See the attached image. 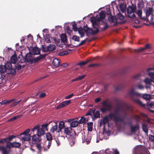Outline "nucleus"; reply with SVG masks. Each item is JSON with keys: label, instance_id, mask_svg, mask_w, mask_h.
Segmentation results:
<instances>
[{"label": "nucleus", "instance_id": "f257e3e1", "mask_svg": "<svg viewBox=\"0 0 154 154\" xmlns=\"http://www.w3.org/2000/svg\"><path fill=\"white\" fill-rule=\"evenodd\" d=\"M128 94L131 97V98L134 102L140 106L143 107L145 105L143 104L142 102L139 99L135 98L134 96H136L142 98L143 99L147 100H149L151 98L150 95L148 94H142L135 91L133 89L130 90Z\"/></svg>", "mask_w": 154, "mask_h": 154}, {"label": "nucleus", "instance_id": "f03ea898", "mask_svg": "<svg viewBox=\"0 0 154 154\" xmlns=\"http://www.w3.org/2000/svg\"><path fill=\"white\" fill-rule=\"evenodd\" d=\"M47 55L45 54H40L39 56L33 59V54L29 52L25 56V58L26 62H30L32 64L37 63L39 60L45 58Z\"/></svg>", "mask_w": 154, "mask_h": 154}, {"label": "nucleus", "instance_id": "7ed1b4c3", "mask_svg": "<svg viewBox=\"0 0 154 154\" xmlns=\"http://www.w3.org/2000/svg\"><path fill=\"white\" fill-rule=\"evenodd\" d=\"M109 119H113L115 122H123L125 118L116 112H111L108 114Z\"/></svg>", "mask_w": 154, "mask_h": 154}, {"label": "nucleus", "instance_id": "20e7f679", "mask_svg": "<svg viewBox=\"0 0 154 154\" xmlns=\"http://www.w3.org/2000/svg\"><path fill=\"white\" fill-rule=\"evenodd\" d=\"M107 102V100H105L101 103V104L104 107L100 108V110L103 113L110 111L112 108L111 104L110 103H108Z\"/></svg>", "mask_w": 154, "mask_h": 154}, {"label": "nucleus", "instance_id": "39448f33", "mask_svg": "<svg viewBox=\"0 0 154 154\" xmlns=\"http://www.w3.org/2000/svg\"><path fill=\"white\" fill-rule=\"evenodd\" d=\"M18 137L20 138V139L23 141V143L24 144H25L26 146H29L30 145V143L29 141L31 138V136L29 134L28 135H25L22 133H21L20 135H18Z\"/></svg>", "mask_w": 154, "mask_h": 154}, {"label": "nucleus", "instance_id": "423d86ee", "mask_svg": "<svg viewBox=\"0 0 154 154\" xmlns=\"http://www.w3.org/2000/svg\"><path fill=\"white\" fill-rule=\"evenodd\" d=\"M136 9V7L133 8L131 6H129L127 10L128 16V17L134 19L135 17V16L134 12Z\"/></svg>", "mask_w": 154, "mask_h": 154}, {"label": "nucleus", "instance_id": "0eeeda50", "mask_svg": "<svg viewBox=\"0 0 154 154\" xmlns=\"http://www.w3.org/2000/svg\"><path fill=\"white\" fill-rule=\"evenodd\" d=\"M29 52L33 55H38L40 54V49L37 47H31L29 48Z\"/></svg>", "mask_w": 154, "mask_h": 154}, {"label": "nucleus", "instance_id": "6e6552de", "mask_svg": "<svg viewBox=\"0 0 154 154\" xmlns=\"http://www.w3.org/2000/svg\"><path fill=\"white\" fill-rule=\"evenodd\" d=\"M7 69L4 65L0 66V79H4L6 75H5V72H7Z\"/></svg>", "mask_w": 154, "mask_h": 154}, {"label": "nucleus", "instance_id": "1a4fd4ad", "mask_svg": "<svg viewBox=\"0 0 154 154\" xmlns=\"http://www.w3.org/2000/svg\"><path fill=\"white\" fill-rule=\"evenodd\" d=\"M84 30L85 32H88V31H91V32L88 33L89 35H95L97 34L99 32V30L97 28L96 30H94L92 29H90L87 26H85L84 27Z\"/></svg>", "mask_w": 154, "mask_h": 154}, {"label": "nucleus", "instance_id": "9d476101", "mask_svg": "<svg viewBox=\"0 0 154 154\" xmlns=\"http://www.w3.org/2000/svg\"><path fill=\"white\" fill-rule=\"evenodd\" d=\"M72 129L70 127H66L63 129V133L65 135L71 136L72 133Z\"/></svg>", "mask_w": 154, "mask_h": 154}, {"label": "nucleus", "instance_id": "9b49d317", "mask_svg": "<svg viewBox=\"0 0 154 154\" xmlns=\"http://www.w3.org/2000/svg\"><path fill=\"white\" fill-rule=\"evenodd\" d=\"M105 11H101L100 13V17L97 18V21L98 22H101V24H103L104 22L102 20L104 19L106 17Z\"/></svg>", "mask_w": 154, "mask_h": 154}, {"label": "nucleus", "instance_id": "f8f14e48", "mask_svg": "<svg viewBox=\"0 0 154 154\" xmlns=\"http://www.w3.org/2000/svg\"><path fill=\"white\" fill-rule=\"evenodd\" d=\"M71 100H66L62 102L57 107L56 109H61L63 107L67 106L69 105L71 103Z\"/></svg>", "mask_w": 154, "mask_h": 154}, {"label": "nucleus", "instance_id": "ddd939ff", "mask_svg": "<svg viewBox=\"0 0 154 154\" xmlns=\"http://www.w3.org/2000/svg\"><path fill=\"white\" fill-rule=\"evenodd\" d=\"M108 20L109 22L110 23H114L113 24V26H116L118 24L117 19L115 16H109L108 17Z\"/></svg>", "mask_w": 154, "mask_h": 154}, {"label": "nucleus", "instance_id": "4468645a", "mask_svg": "<svg viewBox=\"0 0 154 154\" xmlns=\"http://www.w3.org/2000/svg\"><path fill=\"white\" fill-rule=\"evenodd\" d=\"M56 46L54 45L51 44L48 46L47 47V48H44V51H53L55 49Z\"/></svg>", "mask_w": 154, "mask_h": 154}, {"label": "nucleus", "instance_id": "2eb2a0df", "mask_svg": "<svg viewBox=\"0 0 154 154\" xmlns=\"http://www.w3.org/2000/svg\"><path fill=\"white\" fill-rule=\"evenodd\" d=\"M59 131L58 133L61 132L62 133V130L64 129V128H65V123L64 122L60 121V122L59 124Z\"/></svg>", "mask_w": 154, "mask_h": 154}, {"label": "nucleus", "instance_id": "dca6fc26", "mask_svg": "<svg viewBox=\"0 0 154 154\" xmlns=\"http://www.w3.org/2000/svg\"><path fill=\"white\" fill-rule=\"evenodd\" d=\"M32 141L36 143H38L41 140V137L37 134H34L32 136Z\"/></svg>", "mask_w": 154, "mask_h": 154}, {"label": "nucleus", "instance_id": "f3484780", "mask_svg": "<svg viewBox=\"0 0 154 154\" xmlns=\"http://www.w3.org/2000/svg\"><path fill=\"white\" fill-rule=\"evenodd\" d=\"M55 125L52 126L50 129L51 132L54 133L55 131L58 133L59 129H58L57 123L56 122H54Z\"/></svg>", "mask_w": 154, "mask_h": 154}, {"label": "nucleus", "instance_id": "a211bd4d", "mask_svg": "<svg viewBox=\"0 0 154 154\" xmlns=\"http://www.w3.org/2000/svg\"><path fill=\"white\" fill-rule=\"evenodd\" d=\"M7 73L9 75H14L16 74V71L15 69L14 68H11L7 69Z\"/></svg>", "mask_w": 154, "mask_h": 154}, {"label": "nucleus", "instance_id": "6ab92c4d", "mask_svg": "<svg viewBox=\"0 0 154 154\" xmlns=\"http://www.w3.org/2000/svg\"><path fill=\"white\" fill-rule=\"evenodd\" d=\"M142 128L143 131L145 132L146 135L148 136V129L147 125L145 123L142 124Z\"/></svg>", "mask_w": 154, "mask_h": 154}, {"label": "nucleus", "instance_id": "aec40b11", "mask_svg": "<svg viewBox=\"0 0 154 154\" xmlns=\"http://www.w3.org/2000/svg\"><path fill=\"white\" fill-rule=\"evenodd\" d=\"M0 149L2 152V154H9L11 151L10 149L7 150L6 147L4 146L1 147Z\"/></svg>", "mask_w": 154, "mask_h": 154}, {"label": "nucleus", "instance_id": "412c9836", "mask_svg": "<svg viewBox=\"0 0 154 154\" xmlns=\"http://www.w3.org/2000/svg\"><path fill=\"white\" fill-rule=\"evenodd\" d=\"M60 60L57 58L54 59L52 61V63L54 66H58L60 64Z\"/></svg>", "mask_w": 154, "mask_h": 154}, {"label": "nucleus", "instance_id": "4be33fe9", "mask_svg": "<svg viewBox=\"0 0 154 154\" xmlns=\"http://www.w3.org/2000/svg\"><path fill=\"white\" fill-rule=\"evenodd\" d=\"M153 13V10L152 8H149L147 10L146 12V17H148L151 14Z\"/></svg>", "mask_w": 154, "mask_h": 154}, {"label": "nucleus", "instance_id": "5701e85b", "mask_svg": "<svg viewBox=\"0 0 154 154\" xmlns=\"http://www.w3.org/2000/svg\"><path fill=\"white\" fill-rule=\"evenodd\" d=\"M79 122L77 120H73L72 121L70 124V127L71 128H75L77 127L79 125Z\"/></svg>", "mask_w": 154, "mask_h": 154}, {"label": "nucleus", "instance_id": "b1692460", "mask_svg": "<svg viewBox=\"0 0 154 154\" xmlns=\"http://www.w3.org/2000/svg\"><path fill=\"white\" fill-rule=\"evenodd\" d=\"M110 120L108 115L107 116H105L103 118L102 122L104 125H106L109 123V121Z\"/></svg>", "mask_w": 154, "mask_h": 154}, {"label": "nucleus", "instance_id": "393cba45", "mask_svg": "<svg viewBox=\"0 0 154 154\" xmlns=\"http://www.w3.org/2000/svg\"><path fill=\"white\" fill-rule=\"evenodd\" d=\"M119 8L120 9L121 11L123 13L125 11L126 8V5L124 3H122L119 5Z\"/></svg>", "mask_w": 154, "mask_h": 154}, {"label": "nucleus", "instance_id": "a878e982", "mask_svg": "<svg viewBox=\"0 0 154 154\" xmlns=\"http://www.w3.org/2000/svg\"><path fill=\"white\" fill-rule=\"evenodd\" d=\"M45 134V130H43L42 128H39L37 131V134H36L41 137V136L44 135Z\"/></svg>", "mask_w": 154, "mask_h": 154}, {"label": "nucleus", "instance_id": "bb28decb", "mask_svg": "<svg viewBox=\"0 0 154 154\" xmlns=\"http://www.w3.org/2000/svg\"><path fill=\"white\" fill-rule=\"evenodd\" d=\"M17 60V57L16 55L14 54L12 56L11 58V62L13 64H15L16 63Z\"/></svg>", "mask_w": 154, "mask_h": 154}, {"label": "nucleus", "instance_id": "cd10ccee", "mask_svg": "<svg viewBox=\"0 0 154 154\" xmlns=\"http://www.w3.org/2000/svg\"><path fill=\"white\" fill-rule=\"evenodd\" d=\"M35 146L38 149V154H41L42 147L41 145V143H36L35 144Z\"/></svg>", "mask_w": 154, "mask_h": 154}, {"label": "nucleus", "instance_id": "c85d7f7f", "mask_svg": "<svg viewBox=\"0 0 154 154\" xmlns=\"http://www.w3.org/2000/svg\"><path fill=\"white\" fill-rule=\"evenodd\" d=\"M14 100H15L14 99H12L11 100H4L2 101V102H1L0 103L2 105H6V104H7L10 103L12 101H13Z\"/></svg>", "mask_w": 154, "mask_h": 154}, {"label": "nucleus", "instance_id": "c756f323", "mask_svg": "<svg viewBox=\"0 0 154 154\" xmlns=\"http://www.w3.org/2000/svg\"><path fill=\"white\" fill-rule=\"evenodd\" d=\"M139 128V126L138 124H137L134 126H132L131 128V131L133 133H134L136 131L137 129Z\"/></svg>", "mask_w": 154, "mask_h": 154}, {"label": "nucleus", "instance_id": "7c9ffc66", "mask_svg": "<svg viewBox=\"0 0 154 154\" xmlns=\"http://www.w3.org/2000/svg\"><path fill=\"white\" fill-rule=\"evenodd\" d=\"M13 143V145H12L13 147L18 148L20 147L21 145L19 142H14Z\"/></svg>", "mask_w": 154, "mask_h": 154}, {"label": "nucleus", "instance_id": "2f4dec72", "mask_svg": "<svg viewBox=\"0 0 154 154\" xmlns=\"http://www.w3.org/2000/svg\"><path fill=\"white\" fill-rule=\"evenodd\" d=\"M18 60L20 63H23L25 62H26L25 57H24L22 55L19 56Z\"/></svg>", "mask_w": 154, "mask_h": 154}, {"label": "nucleus", "instance_id": "473e14b6", "mask_svg": "<svg viewBox=\"0 0 154 154\" xmlns=\"http://www.w3.org/2000/svg\"><path fill=\"white\" fill-rule=\"evenodd\" d=\"M150 70H149L148 71V68L146 69L147 74L151 78H154V72H151Z\"/></svg>", "mask_w": 154, "mask_h": 154}, {"label": "nucleus", "instance_id": "72a5a7b5", "mask_svg": "<svg viewBox=\"0 0 154 154\" xmlns=\"http://www.w3.org/2000/svg\"><path fill=\"white\" fill-rule=\"evenodd\" d=\"M93 123L92 122H90L87 124L88 130L91 131L92 130Z\"/></svg>", "mask_w": 154, "mask_h": 154}, {"label": "nucleus", "instance_id": "f704fd0d", "mask_svg": "<svg viewBox=\"0 0 154 154\" xmlns=\"http://www.w3.org/2000/svg\"><path fill=\"white\" fill-rule=\"evenodd\" d=\"M46 136L47 140H48V141H50L51 142V140L53 139L51 134L49 133H46Z\"/></svg>", "mask_w": 154, "mask_h": 154}, {"label": "nucleus", "instance_id": "c9c22d12", "mask_svg": "<svg viewBox=\"0 0 154 154\" xmlns=\"http://www.w3.org/2000/svg\"><path fill=\"white\" fill-rule=\"evenodd\" d=\"M134 88L136 89L138 88L140 90H142L144 88V87L141 84H139L135 85Z\"/></svg>", "mask_w": 154, "mask_h": 154}, {"label": "nucleus", "instance_id": "e433bc0d", "mask_svg": "<svg viewBox=\"0 0 154 154\" xmlns=\"http://www.w3.org/2000/svg\"><path fill=\"white\" fill-rule=\"evenodd\" d=\"M12 63L11 62H8L5 64V65H4L7 69L12 68Z\"/></svg>", "mask_w": 154, "mask_h": 154}, {"label": "nucleus", "instance_id": "4c0bfd02", "mask_svg": "<svg viewBox=\"0 0 154 154\" xmlns=\"http://www.w3.org/2000/svg\"><path fill=\"white\" fill-rule=\"evenodd\" d=\"M91 61L90 60H87L85 61H82L78 63V65L80 66L85 65Z\"/></svg>", "mask_w": 154, "mask_h": 154}, {"label": "nucleus", "instance_id": "58836bf2", "mask_svg": "<svg viewBox=\"0 0 154 154\" xmlns=\"http://www.w3.org/2000/svg\"><path fill=\"white\" fill-rule=\"evenodd\" d=\"M93 114H94V118L95 119H97L100 117V112L98 111H97L94 112Z\"/></svg>", "mask_w": 154, "mask_h": 154}, {"label": "nucleus", "instance_id": "ea45409f", "mask_svg": "<svg viewBox=\"0 0 154 154\" xmlns=\"http://www.w3.org/2000/svg\"><path fill=\"white\" fill-rule=\"evenodd\" d=\"M72 39V40H74L75 41L79 42L80 41V38L79 37L76 35H73Z\"/></svg>", "mask_w": 154, "mask_h": 154}, {"label": "nucleus", "instance_id": "a19ab883", "mask_svg": "<svg viewBox=\"0 0 154 154\" xmlns=\"http://www.w3.org/2000/svg\"><path fill=\"white\" fill-rule=\"evenodd\" d=\"M22 116V115H17L16 116H15L10 119H9V121H11L13 120H15L19 118L20 117Z\"/></svg>", "mask_w": 154, "mask_h": 154}, {"label": "nucleus", "instance_id": "79ce46f5", "mask_svg": "<svg viewBox=\"0 0 154 154\" xmlns=\"http://www.w3.org/2000/svg\"><path fill=\"white\" fill-rule=\"evenodd\" d=\"M61 40L63 42H66L67 40L66 35L65 34H62L61 35Z\"/></svg>", "mask_w": 154, "mask_h": 154}, {"label": "nucleus", "instance_id": "37998d69", "mask_svg": "<svg viewBox=\"0 0 154 154\" xmlns=\"http://www.w3.org/2000/svg\"><path fill=\"white\" fill-rule=\"evenodd\" d=\"M117 16L118 18L120 20H123L125 19V17L120 13H119Z\"/></svg>", "mask_w": 154, "mask_h": 154}, {"label": "nucleus", "instance_id": "c03bdc74", "mask_svg": "<svg viewBox=\"0 0 154 154\" xmlns=\"http://www.w3.org/2000/svg\"><path fill=\"white\" fill-rule=\"evenodd\" d=\"M95 111V109H91L89 110L88 112L86 113V116L91 115V114L94 113Z\"/></svg>", "mask_w": 154, "mask_h": 154}, {"label": "nucleus", "instance_id": "a18cd8bd", "mask_svg": "<svg viewBox=\"0 0 154 154\" xmlns=\"http://www.w3.org/2000/svg\"><path fill=\"white\" fill-rule=\"evenodd\" d=\"M25 66V65H21L19 64H17L15 66V69H17L18 70L22 68H24Z\"/></svg>", "mask_w": 154, "mask_h": 154}, {"label": "nucleus", "instance_id": "49530a36", "mask_svg": "<svg viewBox=\"0 0 154 154\" xmlns=\"http://www.w3.org/2000/svg\"><path fill=\"white\" fill-rule=\"evenodd\" d=\"M51 144V142L50 141H48V144L47 145V147H45L44 148V151H47L50 148Z\"/></svg>", "mask_w": 154, "mask_h": 154}, {"label": "nucleus", "instance_id": "de8ad7c7", "mask_svg": "<svg viewBox=\"0 0 154 154\" xmlns=\"http://www.w3.org/2000/svg\"><path fill=\"white\" fill-rule=\"evenodd\" d=\"M124 87V85L123 84H121L116 87L115 89L117 91L120 90L122 89Z\"/></svg>", "mask_w": 154, "mask_h": 154}, {"label": "nucleus", "instance_id": "09e8293b", "mask_svg": "<svg viewBox=\"0 0 154 154\" xmlns=\"http://www.w3.org/2000/svg\"><path fill=\"white\" fill-rule=\"evenodd\" d=\"M143 6V2H139L137 4L138 8L139 9H142Z\"/></svg>", "mask_w": 154, "mask_h": 154}, {"label": "nucleus", "instance_id": "8fccbe9b", "mask_svg": "<svg viewBox=\"0 0 154 154\" xmlns=\"http://www.w3.org/2000/svg\"><path fill=\"white\" fill-rule=\"evenodd\" d=\"M149 139L151 142H154V136L151 135L149 134Z\"/></svg>", "mask_w": 154, "mask_h": 154}, {"label": "nucleus", "instance_id": "3c124183", "mask_svg": "<svg viewBox=\"0 0 154 154\" xmlns=\"http://www.w3.org/2000/svg\"><path fill=\"white\" fill-rule=\"evenodd\" d=\"M85 119L84 117H82L79 120V122L80 124H83L85 122Z\"/></svg>", "mask_w": 154, "mask_h": 154}, {"label": "nucleus", "instance_id": "603ef678", "mask_svg": "<svg viewBox=\"0 0 154 154\" xmlns=\"http://www.w3.org/2000/svg\"><path fill=\"white\" fill-rule=\"evenodd\" d=\"M72 29L74 31H77L78 28L77 27V24L75 23L72 25Z\"/></svg>", "mask_w": 154, "mask_h": 154}, {"label": "nucleus", "instance_id": "864d4df0", "mask_svg": "<svg viewBox=\"0 0 154 154\" xmlns=\"http://www.w3.org/2000/svg\"><path fill=\"white\" fill-rule=\"evenodd\" d=\"M13 142H10L6 144V147L10 149L11 148L13 147L12 145H13Z\"/></svg>", "mask_w": 154, "mask_h": 154}, {"label": "nucleus", "instance_id": "5fc2aeb1", "mask_svg": "<svg viewBox=\"0 0 154 154\" xmlns=\"http://www.w3.org/2000/svg\"><path fill=\"white\" fill-rule=\"evenodd\" d=\"M86 42V40H82L79 44L76 46H75V47H78L80 46L83 45Z\"/></svg>", "mask_w": 154, "mask_h": 154}, {"label": "nucleus", "instance_id": "6e6d98bb", "mask_svg": "<svg viewBox=\"0 0 154 154\" xmlns=\"http://www.w3.org/2000/svg\"><path fill=\"white\" fill-rule=\"evenodd\" d=\"M66 29L67 33L69 34H70L71 33L72 31L70 29V28L69 26H66Z\"/></svg>", "mask_w": 154, "mask_h": 154}, {"label": "nucleus", "instance_id": "4d7b16f0", "mask_svg": "<svg viewBox=\"0 0 154 154\" xmlns=\"http://www.w3.org/2000/svg\"><path fill=\"white\" fill-rule=\"evenodd\" d=\"M134 119L137 121L139 122L141 119L140 117L137 115H134Z\"/></svg>", "mask_w": 154, "mask_h": 154}, {"label": "nucleus", "instance_id": "13d9d810", "mask_svg": "<svg viewBox=\"0 0 154 154\" xmlns=\"http://www.w3.org/2000/svg\"><path fill=\"white\" fill-rule=\"evenodd\" d=\"M48 125V124L46 123L44 124H43L41 128H42L43 130L47 129V127Z\"/></svg>", "mask_w": 154, "mask_h": 154}, {"label": "nucleus", "instance_id": "bf43d9fd", "mask_svg": "<svg viewBox=\"0 0 154 154\" xmlns=\"http://www.w3.org/2000/svg\"><path fill=\"white\" fill-rule=\"evenodd\" d=\"M40 128V125H38L35 127H34L32 129V131L33 132H34L35 131H38V130Z\"/></svg>", "mask_w": 154, "mask_h": 154}, {"label": "nucleus", "instance_id": "052dcab7", "mask_svg": "<svg viewBox=\"0 0 154 154\" xmlns=\"http://www.w3.org/2000/svg\"><path fill=\"white\" fill-rule=\"evenodd\" d=\"M142 9H139L138 11H137V14L138 15V16L140 18L141 17L142 14Z\"/></svg>", "mask_w": 154, "mask_h": 154}, {"label": "nucleus", "instance_id": "680f3d73", "mask_svg": "<svg viewBox=\"0 0 154 154\" xmlns=\"http://www.w3.org/2000/svg\"><path fill=\"white\" fill-rule=\"evenodd\" d=\"M144 48H140L137 49H135V51L137 52H140L145 51Z\"/></svg>", "mask_w": 154, "mask_h": 154}, {"label": "nucleus", "instance_id": "e2e57ef3", "mask_svg": "<svg viewBox=\"0 0 154 154\" xmlns=\"http://www.w3.org/2000/svg\"><path fill=\"white\" fill-rule=\"evenodd\" d=\"M108 27L109 26L106 24V23H105V26L101 28V29L103 31H105L107 29Z\"/></svg>", "mask_w": 154, "mask_h": 154}, {"label": "nucleus", "instance_id": "0e129e2a", "mask_svg": "<svg viewBox=\"0 0 154 154\" xmlns=\"http://www.w3.org/2000/svg\"><path fill=\"white\" fill-rule=\"evenodd\" d=\"M77 30L78 31V32L79 34L84 32L83 31V29L82 27H80L78 28Z\"/></svg>", "mask_w": 154, "mask_h": 154}, {"label": "nucleus", "instance_id": "69168bd1", "mask_svg": "<svg viewBox=\"0 0 154 154\" xmlns=\"http://www.w3.org/2000/svg\"><path fill=\"white\" fill-rule=\"evenodd\" d=\"M148 106L151 108H154V102H151L149 104Z\"/></svg>", "mask_w": 154, "mask_h": 154}, {"label": "nucleus", "instance_id": "338daca9", "mask_svg": "<svg viewBox=\"0 0 154 154\" xmlns=\"http://www.w3.org/2000/svg\"><path fill=\"white\" fill-rule=\"evenodd\" d=\"M91 22L93 25H98L97 21L96 20H91Z\"/></svg>", "mask_w": 154, "mask_h": 154}, {"label": "nucleus", "instance_id": "774afa93", "mask_svg": "<svg viewBox=\"0 0 154 154\" xmlns=\"http://www.w3.org/2000/svg\"><path fill=\"white\" fill-rule=\"evenodd\" d=\"M15 136L13 135H11L9 136L8 138V140L9 141H11L13 139L15 138Z\"/></svg>", "mask_w": 154, "mask_h": 154}]
</instances>
